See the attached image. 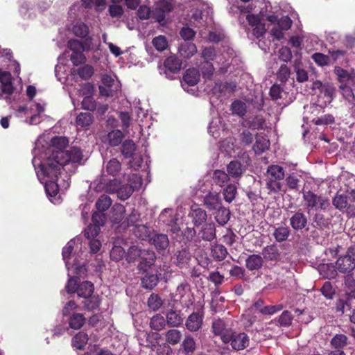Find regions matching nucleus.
<instances>
[{
  "label": "nucleus",
  "mask_w": 355,
  "mask_h": 355,
  "mask_svg": "<svg viewBox=\"0 0 355 355\" xmlns=\"http://www.w3.org/2000/svg\"><path fill=\"white\" fill-rule=\"evenodd\" d=\"M83 157L82 150L77 147H71L65 150H55L44 163L42 164V169L46 174L55 178L58 174H60V166H65L69 162L79 163Z\"/></svg>",
  "instance_id": "f257e3e1"
},
{
  "label": "nucleus",
  "mask_w": 355,
  "mask_h": 355,
  "mask_svg": "<svg viewBox=\"0 0 355 355\" xmlns=\"http://www.w3.org/2000/svg\"><path fill=\"white\" fill-rule=\"evenodd\" d=\"M303 199L308 209H320L325 211L330 206L329 200L322 196H318L311 191L303 192Z\"/></svg>",
  "instance_id": "f03ea898"
},
{
  "label": "nucleus",
  "mask_w": 355,
  "mask_h": 355,
  "mask_svg": "<svg viewBox=\"0 0 355 355\" xmlns=\"http://www.w3.org/2000/svg\"><path fill=\"white\" fill-rule=\"evenodd\" d=\"M15 88L12 83V76L9 71L0 72V98L8 103H11L10 96Z\"/></svg>",
  "instance_id": "7ed1b4c3"
},
{
  "label": "nucleus",
  "mask_w": 355,
  "mask_h": 355,
  "mask_svg": "<svg viewBox=\"0 0 355 355\" xmlns=\"http://www.w3.org/2000/svg\"><path fill=\"white\" fill-rule=\"evenodd\" d=\"M232 331L224 319L215 318L212 322L211 331L213 334L216 336H219L225 344L230 343Z\"/></svg>",
  "instance_id": "20e7f679"
},
{
  "label": "nucleus",
  "mask_w": 355,
  "mask_h": 355,
  "mask_svg": "<svg viewBox=\"0 0 355 355\" xmlns=\"http://www.w3.org/2000/svg\"><path fill=\"white\" fill-rule=\"evenodd\" d=\"M128 182L130 183L125 184L119 187L117 190V196L122 200H125L130 197L134 191L139 188L141 184V180L137 174L129 175Z\"/></svg>",
  "instance_id": "39448f33"
},
{
  "label": "nucleus",
  "mask_w": 355,
  "mask_h": 355,
  "mask_svg": "<svg viewBox=\"0 0 355 355\" xmlns=\"http://www.w3.org/2000/svg\"><path fill=\"white\" fill-rule=\"evenodd\" d=\"M291 214L289 224L293 230L299 232L305 229L309 223V218L306 214L302 209L291 211Z\"/></svg>",
  "instance_id": "423d86ee"
},
{
  "label": "nucleus",
  "mask_w": 355,
  "mask_h": 355,
  "mask_svg": "<svg viewBox=\"0 0 355 355\" xmlns=\"http://www.w3.org/2000/svg\"><path fill=\"white\" fill-rule=\"evenodd\" d=\"M230 343L232 347L236 351L243 350L249 345V336L244 332L232 331Z\"/></svg>",
  "instance_id": "0eeeda50"
},
{
  "label": "nucleus",
  "mask_w": 355,
  "mask_h": 355,
  "mask_svg": "<svg viewBox=\"0 0 355 355\" xmlns=\"http://www.w3.org/2000/svg\"><path fill=\"white\" fill-rule=\"evenodd\" d=\"M182 62L176 55H172L168 56L164 62L163 70L164 73L166 76H169L171 73H176L180 71Z\"/></svg>",
  "instance_id": "6e6552de"
},
{
  "label": "nucleus",
  "mask_w": 355,
  "mask_h": 355,
  "mask_svg": "<svg viewBox=\"0 0 355 355\" xmlns=\"http://www.w3.org/2000/svg\"><path fill=\"white\" fill-rule=\"evenodd\" d=\"M155 259L156 256L153 250L144 249L139 260V263L137 266V269L139 271L146 272L148 268L154 265Z\"/></svg>",
  "instance_id": "1a4fd4ad"
},
{
  "label": "nucleus",
  "mask_w": 355,
  "mask_h": 355,
  "mask_svg": "<svg viewBox=\"0 0 355 355\" xmlns=\"http://www.w3.org/2000/svg\"><path fill=\"white\" fill-rule=\"evenodd\" d=\"M182 236L185 243L193 245L196 249L204 248L201 240L198 238V234L196 235V231L193 227H186L182 232Z\"/></svg>",
  "instance_id": "9d476101"
},
{
  "label": "nucleus",
  "mask_w": 355,
  "mask_h": 355,
  "mask_svg": "<svg viewBox=\"0 0 355 355\" xmlns=\"http://www.w3.org/2000/svg\"><path fill=\"white\" fill-rule=\"evenodd\" d=\"M191 257L189 250L187 248H183L177 250L172 259L175 265L180 268H183L189 264Z\"/></svg>",
  "instance_id": "9b49d317"
},
{
  "label": "nucleus",
  "mask_w": 355,
  "mask_h": 355,
  "mask_svg": "<svg viewBox=\"0 0 355 355\" xmlns=\"http://www.w3.org/2000/svg\"><path fill=\"white\" fill-rule=\"evenodd\" d=\"M166 324L171 327H180L184 322V316L181 310L171 309L165 314Z\"/></svg>",
  "instance_id": "f8f14e48"
},
{
  "label": "nucleus",
  "mask_w": 355,
  "mask_h": 355,
  "mask_svg": "<svg viewBox=\"0 0 355 355\" xmlns=\"http://www.w3.org/2000/svg\"><path fill=\"white\" fill-rule=\"evenodd\" d=\"M336 264L338 271L341 273H349L355 268V259L345 254L340 257Z\"/></svg>",
  "instance_id": "ddd939ff"
},
{
  "label": "nucleus",
  "mask_w": 355,
  "mask_h": 355,
  "mask_svg": "<svg viewBox=\"0 0 355 355\" xmlns=\"http://www.w3.org/2000/svg\"><path fill=\"white\" fill-rule=\"evenodd\" d=\"M236 88V85L233 81L225 83L216 82L212 87V92L215 95L222 96L233 93L235 92Z\"/></svg>",
  "instance_id": "4468645a"
},
{
  "label": "nucleus",
  "mask_w": 355,
  "mask_h": 355,
  "mask_svg": "<svg viewBox=\"0 0 355 355\" xmlns=\"http://www.w3.org/2000/svg\"><path fill=\"white\" fill-rule=\"evenodd\" d=\"M198 238L201 241L211 242L216 238V231L214 223L205 224L198 233Z\"/></svg>",
  "instance_id": "2eb2a0df"
},
{
  "label": "nucleus",
  "mask_w": 355,
  "mask_h": 355,
  "mask_svg": "<svg viewBox=\"0 0 355 355\" xmlns=\"http://www.w3.org/2000/svg\"><path fill=\"white\" fill-rule=\"evenodd\" d=\"M40 170L45 177L49 178V180H46L44 186L46 194L51 197L56 196L59 192V185L57 181L60 174H58L57 177L55 178L46 174L42 169V164H40Z\"/></svg>",
  "instance_id": "dca6fc26"
},
{
  "label": "nucleus",
  "mask_w": 355,
  "mask_h": 355,
  "mask_svg": "<svg viewBox=\"0 0 355 355\" xmlns=\"http://www.w3.org/2000/svg\"><path fill=\"white\" fill-rule=\"evenodd\" d=\"M103 85L99 86V92L102 96L112 97L114 96V91L112 89V86L114 84V80L111 76L104 74L101 78Z\"/></svg>",
  "instance_id": "f3484780"
},
{
  "label": "nucleus",
  "mask_w": 355,
  "mask_h": 355,
  "mask_svg": "<svg viewBox=\"0 0 355 355\" xmlns=\"http://www.w3.org/2000/svg\"><path fill=\"white\" fill-rule=\"evenodd\" d=\"M204 205L206 207L213 211L222 205V200L218 193L209 192L204 198Z\"/></svg>",
  "instance_id": "a211bd4d"
},
{
  "label": "nucleus",
  "mask_w": 355,
  "mask_h": 355,
  "mask_svg": "<svg viewBox=\"0 0 355 355\" xmlns=\"http://www.w3.org/2000/svg\"><path fill=\"white\" fill-rule=\"evenodd\" d=\"M202 325V315L197 312H193L189 315L185 322L187 329L193 332L198 331Z\"/></svg>",
  "instance_id": "6ab92c4d"
},
{
  "label": "nucleus",
  "mask_w": 355,
  "mask_h": 355,
  "mask_svg": "<svg viewBox=\"0 0 355 355\" xmlns=\"http://www.w3.org/2000/svg\"><path fill=\"white\" fill-rule=\"evenodd\" d=\"M189 216L192 218V221L196 226L202 225L207 220V212L198 206H192Z\"/></svg>",
  "instance_id": "aec40b11"
},
{
  "label": "nucleus",
  "mask_w": 355,
  "mask_h": 355,
  "mask_svg": "<svg viewBox=\"0 0 355 355\" xmlns=\"http://www.w3.org/2000/svg\"><path fill=\"white\" fill-rule=\"evenodd\" d=\"M263 258L257 254L249 255L245 259V267L250 271L260 270L263 266Z\"/></svg>",
  "instance_id": "412c9836"
},
{
  "label": "nucleus",
  "mask_w": 355,
  "mask_h": 355,
  "mask_svg": "<svg viewBox=\"0 0 355 355\" xmlns=\"http://www.w3.org/2000/svg\"><path fill=\"white\" fill-rule=\"evenodd\" d=\"M263 258L270 261L277 262L280 259V252L275 244H271L264 247L262 250Z\"/></svg>",
  "instance_id": "4be33fe9"
},
{
  "label": "nucleus",
  "mask_w": 355,
  "mask_h": 355,
  "mask_svg": "<svg viewBox=\"0 0 355 355\" xmlns=\"http://www.w3.org/2000/svg\"><path fill=\"white\" fill-rule=\"evenodd\" d=\"M101 298L98 295L94 293L89 296L83 298L81 304L83 305L85 310L87 311H93L98 309L101 304Z\"/></svg>",
  "instance_id": "5701e85b"
},
{
  "label": "nucleus",
  "mask_w": 355,
  "mask_h": 355,
  "mask_svg": "<svg viewBox=\"0 0 355 355\" xmlns=\"http://www.w3.org/2000/svg\"><path fill=\"white\" fill-rule=\"evenodd\" d=\"M245 171V167L238 160H232L227 166V175L233 178H241Z\"/></svg>",
  "instance_id": "b1692460"
},
{
  "label": "nucleus",
  "mask_w": 355,
  "mask_h": 355,
  "mask_svg": "<svg viewBox=\"0 0 355 355\" xmlns=\"http://www.w3.org/2000/svg\"><path fill=\"white\" fill-rule=\"evenodd\" d=\"M150 241L158 251L165 250L169 245L168 237L165 234H155Z\"/></svg>",
  "instance_id": "393cba45"
},
{
  "label": "nucleus",
  "mask_w": 355,
  "mask_h": 355,
  "mask_svg": "<svg viewBox=\"0 0 355 355\" xmlns=\"http://www.w3.org/2000/svg\"><path fill=\"white\" fill-rule=\"evenodd\" d=\"M215 210L216 213L214 218L216 221L219 225L224 226L227 223L230 218V210L228 208L223 207V205Z\"/></svg>",
  "instance_id": "a878e982"
},
{
  "label": "nucleus",
  "mask_w": 355,
  "mask_h": 355,
  "mask_svg": "<svg viewBox=\"0 0 355 355\" xmlns=\"http://www.w3.org/2000/svg\"><path fill=\"white\" fill-rule=\"evenodd\" d=\"M141 279V286L143 288L148 290L153 289L159 282V277L157 274L147 272Z\"/></svg>",
  "instance_id": "bb28decb"
},
{
  "label": "nucleus",
  "mask_w": 355,
  "mask_h": 355,
  "mask_svg": "<svg viewBox=\"0 0 355 355\" xmlns=\"http://www.w3.org/2000/svg\"><path fill=\"white\" fill-rule=\"evenodd\" d=\"M228 254L227 248L222 244L215 243L211 248V256L216 261H223Z\"/></svg>",
  "instance_id": "cd10ccee"
},
{
  "label": "nucleus",
  "mask_w": 355,
  "mask_h": 355,
  "mask_svg": "<svg viewBox=\"0 0 355 355\" xmlns=\"http://www.w3.org/2000/svg\"><path fill=\"white\" fill-rule=\"evenodd\" d=\"M197 52V48L193 42H184L179 47V53L182 57L186 59L191 58Z\"/></svg>",
  "instance_id": "c85d7f7f"
},
{
  "label": "nucleus",
  "mask_w": 355,
  "mask_h": 355,
  "mask_svg": "<svg viewBox=\"0 0 355 355\" xmlns=\"http://www.w3.org/2000/svg\"><path fill=\"white\" fill-rule=\"evenodd\" d=\"M349 344L347 336L342 334H336L330 340V345L332 348L342 350Z\"/></svg>",
  "instance_id": "c756f323"
},
{
  "label": "nucleus",
  "mask_w": 355,
  "mask_h": 355,
  "mask_svg": "<svg viewBox=\"0 0 355 355\" xmlns=\"http://www.w3.org/2000/svg\"><path fill=\"white\" fill-rule=\"evenodd\" d=\"M183 80L189 86L197 85L200 80L199 71L195 68H190L186 70Z\"/></svg>",
  "instance_id": "7c9ffc66"
},
{
  "label": "nucleus",
  "mask_w": 355,
  "mask_h": 355,
  "mask_svg": "<svg viewBox=\"0 0 355 355\" xmlns=\"http://www.w3.org/2000/svg\"><path fill=\"white\" fill-rule=\"evenodd\" d=\"M291 235V230L287 226H279L274 227L272 236L278 243L286 241L288 239Z\"/></svg>",
  "instance_id": "2f4dec72"
},
{
  "label": "nucleus",
  "mask_w": 355,
  "mask_h": 355,
  "mask_svg": "<svg viewBox=\"0 0 355 355\" xmlns=\"http://www.w3.org/2000/svg\"><path fill=\"white\" fill-rule=\"evenodd\" d=\"M266 173L268 178L280 181L285 177V171L284 168L277 164L268 166Z\"/></svg>",
  "instance_id": "473e14b6"
},
{
  "label": "nucleus",
  "mask_w": 355,
  "mask_h": 355,
  "mask_svg": "<svg viewBox=\"0 0 355 355\" xmlns=\"http://www.w3.org/2000/svg\"><path fill=\"white\" fill-rule=\"evenodd\" d=\"M94 121V116L89 112H80L76 118L77 126L88 128Z\"/></svg>",
  "instance_id": "72a5a7b5"
},
{
  "label": "nucleus",
  "mask_w": 355,
  "mask_h": 355,
  "mask_svg": "<svg viewBox=\"0 0 355 355\" xmlns=\"http://www.w3.org/2000/svg\"><path fill=\"white\" fill-rule=\"evenodd\" d=\"M136 144L131 139L125 140L121 146V153L123 156L126 158H132L135 150H136Z\"/></svg>",
  "instance_id": "f704fd0d"
},
{
  "label": "nucleus",
  "mask_w": 355,
  "mask_h": 355,
  "mask_svg": "<svg viewBox=\"0 0 355 355\" xmlns=\"http://www.w3.org/2000/svg\"><path fill=\"white\" fill-rule=\"evenodd\" d=\"M313 221L315 224V227L319 230H324L329 228L331 219V218L326 217L320 212H316L313 218Z\"/></svg>",
  "instance_id": "c9c22d12"
},
{
  "label": "nucleus",
  "mask_w": 355,
  "mask_h": 355,
  "mask_svg": "<svg viewBox=\"0 0 355 355\" xmlns=\"http://www.w3.org/2000/svg\"><path fill=\"white\" fill-rule=\"evenodd\" d=\"M337 268L332 263L322 264L319 266L320 274L324 279H332L337 276Z\"/></svg>",
  "instance_id": "e433bc0d"
},
{
  "label": "nucleus",
  "mask_w": 355,
  "mask_h": 355,
  "mask_svg": "<svg viewBox=\"0 0 355 355\" xmlns=\"http://www.w3.org/2000/svg\"><path fill=\"white\" fill-rule=\"evenodd\" d=\"M88 340L87 334L84 331H79L72 338L71 345L77 349H83L87 345Z\"/></svg>",
  "instance_id": "4c0bfd02"
},
{
  "label": "nucleus",
  "mask_w": 355,
  "mask_h": 355,
  "mask_svg": "<svg viewBox=\"0 0 355 355\" xmlns=\"http://www.w3.org/2000/svg\"><path fill=\"white\" fill-rule=\"evenodd\" d=\"M182 334L177 329H171L165 333V340L167 343L171 345L178 344L182 339Z\"/></svg>",
  "instance_id": "58836bf2"
},
{
  "label": "nucleus",
  "mask_w": 355,
  "mask_h": 355,
  "mask_svg": "<svg viewBox=\"0 0 355 355\" xmlns=\"http://www.w3.org/2000/svg\"><path fill=\"white\" fill-rule=\"evenodd\" d=\"M94 291V284L91 282L85 281L79 284L77 294L79 297L84 298L93 294Z\"/></svg>",
  "instance_id": "ea45409f"
},
{
  "label": "nucleus",
  "mask_w": 355,
  "mask_h": 355,
  "mask_svg": "<svg viewBox=\"0 0 355 355\" xmlns=\"http://www.w3.org/2000/svg\"><path fill=\"white\" fill-rule=\"evenodd\" d=\"M214 183L220 187H224L230 180L227 173L221 170H215L212 176Z\"/></svg>",
  "instance_id": "a19ab883"
},
{
  "label": "nucleus",
  "mask_w": 355,
  "mask_h": 355,
  "mask_svg": "<svg viewBox=\"0 0 355 355\" xmlns=\"http://www.w3.org/2000/svg\"><path fill=\"white\" fill-rule=\"evenodd\" d=\"M166 324V318L159 313L153 316L150 321V328L157 331H159L164 329Z\"/></svg>",
  "instance_id": "79ce46f5"
},
{
  "label": "nucleus",
  "mask_w": 355,
  "mask_h": 355,
  "mask_svg": "<svg viewBox=\"0 0 355 355\" xmlns=\"http://www.w3.org/2000/svg\"><path fill=\"white\" fill-rule=\"evenodd\" d=\"M85 322V318L82 313H73L69 319V325L71 329H80Z\"/></svg>",
  "instance_id": "37998d69"
},
{
  "label": "nucleus",
  "mask_w": 355,
  "mask_h": 355,
  "mask_svg": "<svg viewBox=\"0 0 355 355\" xmlns=\"http://www.w3.org/2000/svg\"><path fill=\"white\" fill-rule=\"evenodd\" d=\"M125 135L120 130H114L108 133L107 139L112 146H117L121 144Z\"/></svg>",
  "instance_id": "c03bdc74"
},
{
  "label": "nucleus",
  "mask_w": 355,
  "mask_h": 355,
  "mask_svg": "<svg viewBox=\"0 0 355 355\" xmlns=\"http://www.w3.org/2000/svg\"><path fill=\"white\" fill-rule=\"evenodd\" d=\"M143 250L144 249H141L135 245L130 246L128 248V252L125 253L127 261L128 263H132L139 261L140 256H141V252H143Z\"/></svg>",
  "instance_id": "a18cd8bd"
},
{
  "label": "nucleus",
  "mask_w": 355,
  "mask_h": 355,
  "mask_svg": "<svg viewBox=\"0 0 355 355\" xmlns=\"http://www.w3.org/2000/svg\"><path fill=\"white\" fill-rule=\"evenodd\" d=\"M121 170V164L116 158L111 159L106 165V171L108 175L116 176Z\"/></svg>",
  "instance_id": "49530a36"
},
{
  "label": "nucleus",
  "mask_w": 355,
  "mask_h": 355,
  "mask_svg": "<svg viewBox=\"0 0 355 355\" xmlns=\"http://www.w3.org/2000/svg\"><path fill=\"white\" fill-rule=\"evenodd\" d=\"M332 204L336 209L343 211L348 205L347 196L344 194L336 193L332 199Z\"/></svg>",
  "instance_id": "de8ad7c7"
},
{
  "label": "nucleus",
  "mask_w": 355,
  "mask_h": 355,
  "mask_svg": "<svg viewBox=\"0 0 355 355\" xmlns=\"http://www.w3.org/2000/svg\"><path fill=\"white\" fill-rule=\"evenodd\" d=\"M112 205L110 197L107 195H101L96 200L95 206L98 211H105L107 210Z\"/></svg>",
  "instance_id": "09e8293b"
},
{
  "label": "nucleus",
  "mask_w": 355,
  "mask_h": 355,
  "mask_svg": "<svg viewBox=\"0 0 355 355\" xmlns=\"http://www.w3.org/2000/svg\"><path fill=\"white\" fill-rule=\"evenodd\" d=\"M237 187L234 184H229L223 191L224 199L228 203L232 202L236 198Z\"/></svg>",
  "instance_id": "8fccbe9b"
},
{
  "label": "nucleus",
  "mask_w": 355,
  "mask_h": 355,
  "mask_svg": "<svg viewBox=\"0 0 355 355\" xmlns=\"http://www.w3.org/2000/svg\"><path fill=\"white\" fill-rule=\"evenodd\" d=\"M132 232L138 239L145 240L150 236L149 228L145 225H135L133 226Z\"/></svg>",
  "instance_id": "3c124183"
},
{
  "label": "nucleus",
  "mask_w": 355,
  "mask_h": 355,
  "mask_svg": "<svg viewBox=\"0 0 355 355\" xmlns=\"http://www.w3.org/2000/svg\"><path fill=\"white\" fill-rule=\"evenodd\" d=\"M291 75V69L286 65L283 64L280 66L277 71V79L284 85L288 80Z\"/></svg>",
  "instance_id": "603ef678"
},
{
  "label": "nucleus",
  "mask_w": 355,
  "mask_h": 355,
  "mask_svg": "<svg viewBox=\"0 0 355 355\" xmlns=\"http://www.w3.org/2000/svg\"><path fill=\"white\" fill-rule=\"evenodd\" d=\"M340 92L343 97L352 105H355V96L352 89L346 85V83L341 84L339 87Z\"/></svg>",
  "instance_id": "864d4df0"
},
{
  "label": "nucleus",
  "mask_w": 355,
  "mask_h": 355,
  "mask_svg": "<svg viewBox=\"0 0 355 355\" xmlns=\"http://www.w3.org/2000/svg\"><path fill=\"white\" fill-rule=\"evenodd\" d=\"M266 184L269 193H278L282 189V184L280 180L268 178Z\"/></svg>",
  "instance_id": "5fc2aeb1"
},
{
  "label": "nucleus",
  "mask_w": 355,
  "mask_h": 355,
  "mask_svg": "<svg viewBox=\"0 0 355 355\" xmlns=\"http://www.w3.org/2000/svg\"><path fill=\"white\" fill-rule=\"evenodd\" d=\"M81 108L89 112H94L97 108V103L92 96H85L81 102Z\"/></svg>",
  "instance_id": "6e6d98bb"
},
{
  "label": "nucleus",
  "mask_w": 355,
  "mask_h": 355,
  "mask_svg": "<svg viewBox=\"0 0 355 355\" xmlns=\"http://www.w3.org/2000/svg\"><path fill=\"white\" fill-rule=\"evenodd\" d=\"M96 188L98 190L103 189L106 192L113 193L117 192V190L119 188V182L116 179L110 180L107 184H105V183H103L102 182H101L100 184L98 185Z\"/></svg>",
  "instance_id": "4d7b16f0"
},
{
  "label": "nucleus",
  "mask_w": 355,
  "mask_h": 355,
  "mask_svg": "<svg viewBox=\"0 0 355 355\" xmlns=\"http://www.w3.org/2000/svg\"><path fill=\"white\" fill-rule=\"evenodd\" d=\"M76 242L74 240H70L62 249V259L66 265L68 264L69 260L71 259V254L73 252Z\"/></svg>",
  "instance_id": "13d9d810"
},
{
  "label": "nucleus",
  "mask_w": 355,
  "mask_h": 355,
  "mask_svg": "<svg viewBox=\"0 0 355 355\" xmlns=\"http://www.w3.org/2000/svg\"><path fill=\"white\" fill-rule=\"evenodd\" d=\"M182 346L186 354L193 353L196 348V341L191 336H185Z\"/></svg>",
  "instance_id": "bf43d9fd"
},
{
  "label": "nucleus",
  "mask_w": 355,
  "mask_h": 355,
  "mask_svg": "<svg viewBox=\"0 0 355 355\" xmlns=\"http://www.w3.org/2000/svg\"><path fill=\"white\" fill-rule=\"evenodd\" d=\"M231 110L234 114L243 116L246 113L245 104L239 100L234 101L231 105Z\"/></svg>",
  "instance_id": "052dcab7"
},
{
  "label": "nucleus",
  "mask_w": 355,
  "mask_h": 355,
  "mask_svg": "<svg viewBox=\"0 0 355 355\" xmlns=\"http://www.w3.org/2000/svg\"><path fill=\"white\" fill-rule=\"evenodd\" d=\"M76 73L83 80H88L94 74V68L91 65L85 64L77 69Z\"/></svg>",
  "instance_id": "680f3d73"
},
{
  "label": "nucleus",
  "mask_w": 355,
  "mask_h": 355,
  "mask_svg": "<svg viewBox=\"0 0 355 355\" xmlns=\"http://www.w3.org/2000/svg\"><path fill=\"white\" fill-rule=\"evenodd\" d=\"M162 300L157 294L152 293L148 297V306L153 311H157L162 306Z\"/></svg>",
  "instance_id": "e2e57ef3"
},
{
  "label": "nucleus",
  "mask_w": 355,
  "mask_h": 355,
  "mask_svg": "<svg viewBox=\"0 0 355 355\" xmlns=\"http://www.w3.org/2000/svg\"><path fill=\"white\" fill-rule=\"evenodd\" d=\"M152 44L158 51H163L168 47V41L164 35L154 37Z\"/></svg>",
  "instance_id": "0e129e2a"
},
{
  "label": "nucleus",
  "mask_w": 355,
  "mask_h": 355,
  "mask_svg": "<svg viewBox=\"0 0 355 355\" xmlns=\"http://www.w3.org/2000/svg\"><path fill=\"white\" fill-rule=\"evenodd\" d=\"M311 58L320 67L327 66L330 63V58L322 53H313Z\"/></svg>",
  "instance_id": "69168bd1"
},
{
  "label": "nucleus",
  "mask_w": 355,
  "mask_h": 355,
  "mask_svg": "<svg viewBox=\"0 0 355 355\" xmlns=\"http://www.w3.org/2000/svg\"><path fill=\"white\" fill-rule=\"evenodd\" d=\"M80 278L78 277H70L65 286L68 293H77L80 284Z\"/></svg>",
  "instance_id": "338daca9"
},
{
  "label": "nucleus",
  "mask_w": 355,
  "mask_h": 355,
  "mask_svg": "<svg viewBox=\"0 0 355 355\" xmlns=\"http://www.w3.org/2000/svg\"><path fill=\"white\" fill-rule=\"evenodd\" d=\"M270 142L268 139L262 138L257 139L253 148L256 153L260 154L269 148Z\"/></svg>",
  "instance_id": "774afa93"
}]
</instances>
